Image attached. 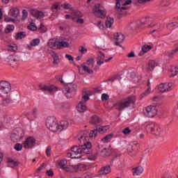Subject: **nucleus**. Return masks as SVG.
I'll return each instance as SVG.
<instances>
[{
    "label": "nucleus",
    "mask_w": 178,
    "mask_h": 178,
    "mask_svg": "<svg viewBox=\"0 0 178 178\" xmlns=\"http://www.w3.org/2000/svg\"><path fill=\"white\" fill-rule=\"evenodd\" d=\"M92 147L91 142H86L81 146L74 145L71 148L72 152H68L67 155L72 159H79L83 154H91Z\"/></svg>",
    "instance_id": "obj_1"
},
{
    "label": "nucleus",
    "mask_w": 178,
    "mask_h": 178,
    "mask_svg": "<svg viewBox=\"0 0 178 178\" xmlns=\"http://www.w3.org/2000/svg\"><path fill=\"white\" fill-rule=\"evenodd\" d=\"M69 123L67 121H62L60 125L58 124V121L55 117H48L46 120V127L50 131H62L67 129Z\"/></svg>",
    "instance_id": "obj_2"
},
{
    "label": "nucleus",
    "mask_w": 178,
    "mask_h": 178,
    "mask_svg": "<svg viewBox=\"0 0 178 178\" xmlns=\"http://www.w3.org/2000/svg\"><path fill=\"white\" fill-rule=\"evenodd\" d=\"M136 96H129L114 104L113 108H115L117 111L122 112V111H124L126 108H129L131 106V105H134V104H136Z\"/></svg>",
    "instance_id": "obj_3"
},
{
    "label": "nucleus",
    "mask_w": 178,
    "mask_h": 178,
    "mask_svg": "<svg viewBox=\"0 0 178 178\" xmlns=\"http://www.w3.org/2000/svg\"><path fill=\"white\" fill-rule=\"evenodd\" d=\"M60 82L63 86H64V89L63 90V94H65L67 98H72L74 94H76V90H77V86L73 83H65L63 79H60Z\"/></svg>",
    "instance_id": "obj_4"
},
{
    "label": "nucleus",
    "mask_w": 178,
    "mask_h": 178,
    "mask_svg": "<svg viewBox=\"0 0 178 178\" xmlns=\"http://www.w3.org/2000/svg\"><path fill=\"white\" fill-rule=\"evenodd\" d=\"M109 129V126H99L95 127V128L90 131L89 134V138H92L93 137H97V134L99 133L100 134H104V133H106V131Z\"/></svg>",
    "instance_id": "obj_5"
},
{
    "label": "nucleus",
    "mask_w": 178,
    "mask_h": 178,
    "mask_svg": "<svg viewBox=\"0 0 178 178\" xmlns=\"http://www.w3.org/2000/svg\"><path fill=\"white\" fill-rule=\"evenodd\" d=\"M94 63H95V61H94V58H89L86 60V63L81 64V66L83 72H86V73H88V74H92V73H94V71L90 69L94 67Z\"/></svg>",
    "instance_id": "obj_6"
},
{
    "label": "nucleus",
    "mask_w": 178,
    "mask_h": 178,
    "mask_svg": "<svg viewBox=\"0 0 178 178\" xmlns=\"http://www.w3.org/2000/svg\"><path fill=\"white\" fill-rule=\"evenodd\" d=\"M23 137H24V131L20 128L16 129L10 136L13 141H19Z\"/></svg>",
    "instance_id": "obj_7"
},
{
    "label": "nucleus",
    "mask_w": 178,
    "mask_h": 178,
    "mask_svg": "<svg viewBox=\"0 0 178 178\" xmlns=\"http://www.w3.org/2000/svg\"><path fill=\"white\" fill-rule=\"evenodd\" d=\"M144 113L147 118H154L156 116L158 110H156V106H148L145 108Z\"/></svg>",
    "instance_id": "obj_8"
},
{
    "label": "nucleus",
    "mask_w": 178,
    "mask_h": 178,
    "mask_svg": "<svg viewBox=\"0 0 178 178\" xmlns=\"http://www.w3.org/2000/svg\"><path fill=\"white\" fill-rule=\"evenodd\" d=\"M12 86L9 82L6 81H0V90L1 92H4V94H9L10 92V90Z\"/></svg>",
    "instance_id": "obj_9"
},
{
    "label": "nucleus",
    "mask_w": 178,
    "mask_h": 178,
    "mask_svg": "<svg viewBox=\"0 0 178 178\" xmlns=\"http://www.w3.org/2000/svg\"><path fill=\"white\" fill-rule=\"evenodd\" d=\"M93 13L94 15L97 16V17H100L101 19H104V17L106 16L105 11L101 10V4L99 3H97L95 6V8H93Z\"/></svg>",
    "instance_id": "obj_10"
},
{
    "label": "nucleus",
    "mask_w": 178,
    "mask_h": 178,
    "mask_svg": "<svg viewBox=\"0 0 178 178\" xmlns=\"http://www.w3.org/2000/svg\"><path fill=\"white\" fill-rule=\"evenodd\" d=\"M97 154L100 155L101 156H103V158H106V156H110L111 154H112V152L102 145H99L97 147Z\"/></svg>",
    "instance_id": "obj_11"
},
{
    "label": "nucleus",
    "mask_w": 178,
    "mask_h": 178,
    "mask_svg": "<svg viewBox=\"0 0 178 178\" xmlns=\"http://www.w3.org/2000/svg\"><path fill=\"white\" fill-rule=\"evenodd\" d=\"M116 4H115V9H117V10H120V16H123V15H124V13H123V10H127V7L124 6V1L125 0H116Z\"/></svg>",
    "instance_id": "obj_12"
},
{
    "label": "nucleus",
    "mask_w": 178,
    "mask_h": 178,
    "mask_svg": "<svg viewBox=\"0 0 178 178\" xmlns=\"http://www.w3.org/2000/svg\"><path fill=\"white\" fill-rule=\"evenodd\" d=\"M140 148V144L137 141L131 142L127 147L128 154H131V152H137Z\"/></svg>",
    "instance_id": "obj_13"
},
{
    "label": "nucleus",
    "mask_w": 178,
    "mask_h": 178,
    "mask_svg": "<svg viewBox=\"0 0 178 178\" xmlns=\"http://www.w3.org/2000/svg\"><path fill=\"white\" fill-rule=\"evenodd\" d=\"M89 123L92 126H95V127H99L102 124V119L97 115H92Z\"/></svg>",
    "instance_id": "obj_14"
},
{
    "label": "nucleus",
    "mask_w": 178,
    "mask_h": 178,
    "mask_svg": "<svg viewBox=\"0 0 178 178\" xmlns=\"http://www.w3.org/2000/svg\"><path fill=\"white\" fill-rule=\"evenodd\" d=\"M58 165L61 169H63V170H65L66 172H74V170L72 165L66 166L67 165V161L65 159H62L59 162Z\"/></svg>",
    "instance_id": "obj_15"
},
{
    "label": "nucleus",
    "mask_w": 178,
    "mask_h": 178,
    "mask_svg": "<svg viewBox=\"0 0 178 178\" xmlns=\"http://www.w3.org/2000/svg\"><path fill=\"white\" fill-rule=\"evenodd\" d=\"M35 145V138L29 136L28 137L24 143V147L26 149H31Z\"/></svg>",
    "instance_id": "obj_16"
},
{
    "label": "nucleus",
    "mask_w": 178,
    "mask_h": 178,
    "mask_svg": "<svg viewBox=\"0 0 178 178\" xmlns=\"http://www.w3.org/2000/svg\"><path fill=\"white\" fill-rule=\"evenodd\" d=\"M114 40H115V45L117 47H122L120 43L124 41V35L122 34V33H114Z\"/></svg>",
    "instance_id": "obj_17"
},
{
    "label": "nucleus",
    "mask_w": 178,
    "mask_h": 178,
    "mask_svg": "<svg viewBox=\"0 0 178 178\" xmlns=\"http://www.w3.org/2000/svg\"><path fill=\"white\" fill-rule=\"evenodd\" d=\"M39 90H40V91H48L49 92H54V91H57L58 90V88L55 86H47V85H40L39 86Z\"/></svg>",
    "instance_id": "obj_18"
},
{
    "label": "nucleus",
    "mask_w": 178,
    "mask_h": 178,
    "mask_svg": "<svg viewBox=\"0 0 178 178\" xmlns=\"http://www.w3.org/2000/svg\"><path fill=\"white\" fill-rule=\"evenodd\" d=\"M173 87V83H170L168 84L161 83L159 86V91L160 92H166L167 91H170V88Z\"/></svg>",
    "instance_id": "obj_19"
},
{
    "label": "nucleus",
    "mask_w": 178,
    "mask_h": 178,
    "mask_svg": "<svg viewBox=\"0 0 178 178\" xmlns=\"http://www.w3.org/2000/svg\"><path fill=\"white\" fill-rule=\"evenodd\" d=\"M105 60V54L102 51H99L97 58V66H101V65H104Z\"/></svg>",
    "instance_id": "obj_20"
},
{
    "label": "nucleus",
    "mask_w": 178,
    "mask_h": 178,
    "mask_svg": "<svg viewBox=\"0 0 178 178\" xmlns=\"http://www.w3.org/2000/svg\"><path fill=\"white\" fill-rule=\"evenodd\" d=\"M31 14L36 17V19H42L45 17V15L42 11H38L37 10H31Z\"/></svg>",
    "instance_id": "obj_21"
},
{
    "label": "nucleus",
    "mask_w": 178,
    "mask_h": 178,
    "mask_svg": "<svg viewBox=\"0 0 178 178\" xmlns=\"http://www.w3.org/2000/svg\"><path fill=\"white\" fill-rule=\"evenodd\" d=\"M144 172V168L138 166L132 168V173L134 176H140Z\"/></svg>",
    "instance_id": "obj_22"
},
{
    "label": "nucleus",
    "mask_w": 178,
    "mask_h": 178,
    "mask_svg": "<svg viewBox=\"0 0 178 178\" xmlns=\"http://www.w3.org/2000/svg\"><path fill=\"white\" fill-rule=\"evenodd\" d=\"M155 122H149L145 126V130L147 133H154L155 131Z\"/></svg>",
    "instance_id": "obj_23"
},
{
    "label": "nucleus",
    "mask_w": 178,
    "mask_h": 178,
    "mask_svg": "<svg viewBox=\"0 0 178 178\" xmlns=\"http://www.w3.org/2000/svg\"><path fill=\"white\" fill-rule=\"evenodd\" d=\"M152 48V46L151 45H148V44L143 45L140 52L138 54V56H143L144 54H147L148 51H151Z\"/></svg>",
    "instance_id": "obj_24"
},
{
    "label": "nucleus",
    "mask_w": 178,
    "mask_h": 178,
    "mask_svg": "<svg viewBox=\"0 0 178 178\" xmlns=\"http://www.w3.org/2000/svg\"><path fill=\"white\" fill-rule=\"evenodd\" d=\"M58 42L55 39H50L47 43L48 47L51 49H58Z\"/></svg>",
    "instance_id": "obj_25"
},
{
    "label": "nucleus",
    "mask_w": 178,
    "mask_h": 178,
    "mask_svg": "<svg viewBox=\"0 0 178 178\" xmlns=\"http://www.w3.org/2000/svg\"><path fill=\"white\" fill-rule=\"evenodd\" d=\"M8 15L11 16V17H17V16L20 15V10H19L17 8H13L10 10Z\"/></svg>",
    "instance_id": "obj_26"
},
{
    "label": "nucleus",
    "mask_w": 178,
    "mask_h": 178,
    "mask_svg": "<svg viewBox=\"0 0 178 178\" xmlns=\"http://www.w3.org/2000/svg\"><path fill=\"white\" fill-rule=\"evenodd\" d=\"M156 66V62H155V60H150L147 66V72H152V70L155 69Z\"/></svg>",
    "instance_id": "obj_27"
},
{
    "label": "nucleus",
    "mask_w": 178,
    "mask_h": 178,
    "mask_svg": "<svg viewBox=\"0 0 178 178\" xmlns=\"http://www.w3.org/2000/svg\"><path fill=\"white\" fill-rule=\"evenodd\" d=\"M10 104H12V98H10V96H6L5 99L1 100L0 105L1 106H8Z\"/></svg>",
    "instance_id": "obj_28"
},
{
    "label": "nucleus",
    "mask_w": 178,
    "mask_h": 178,
    "mask_svg": "<svg viewBox=\"0 0 178 178\" xmlns=\"http://www.w3.org/2000/svg\"><path fill=\"white\" fill-rule=\"evenodd\" d=\"M111 165H106L100 169L99 174L108 175V173H111Z\"/></svg>",
    "instance_id": "obj_29"
},
{
    "label": "nucleus",
    "mask_w": 178,
    "mask_h": 178,
    "mask_svg": "<svg viewBox=\"0 0 178 178\" xmlns=\"http://www.w3.org/2000/svg\"><path fill=\"white\" fill-rule=\"evenodd\" d=\"M77 111L80 113L86 112V111H87V106H86V104H84V102L81 101L79 103L77 106Z\"/></svg>",
    "instance_id": "obj_30"
},
{
    "label": "nucleus",
    "mask_w": 178,
    "mask_h": 178,
    "mask_svg": "<svg viewBox=\"0 0 178 178\" xmlns=\"http://www.w3.org/2000/svg\"><path fill=\"white\" fill-rule=\"evenodd\" d=\"M51 56L54 58L53 63L54 65H58L59 63L58 61L59 60V56L55 51L49 52Z\"/></svg>",
    "instance_id": "obj_31"
},
{
    "label": "nucleus",
    "mask_w": 178,
    "mask_h": 178,
    "mask_svg": "<svg viewBox=\"0 0 178 178\" xmlns=\"http://www.w3.org/2000/svg\"><path fill=\"white\" fill-rule=\"evenodd\" d=\"M8 166H9V168H15V166H19V161H15L13 159L8 158Z\"/></svg>",
    "instance_id": "obj_32"
},
{
    "label": "nucleus",
    "mask_w": 178,
    "mask_h": 178,
    "mask_svg": "<svg viewBox=\"0 0 178 178\" xmlns=\"http://www.w3.org/2000/svg\"><path fill=\"white\" fill-rule=\"evenodd\" d=\"M114 22L115 19L113 17H108L107 19L106 20V27H107V29H111Z\"/></svg>",
    "instance_id": "obj_33"
},
{
    "label": "nucleus",
    "mask_w": 178,
    "mask_h": 178,
    "mask_svg": "<svg viewBox=\"0 0 178 178\" xmlns=\"http://www.w3.org/2000/svg\"><path fill=\"white\" fill-rule=\"evenodd\" d=\"M26 37H27V35H26V32H18L15 35V40H23V38H26Z\"/></svg>",
    "instance_id": "obj_34"
},
{
    "label": "nucleus",
    "mask_w": 178,
    "mask_h": 178,
    "mask_svg": "<svg viewBox=\"0 0 178 178\" xmlns=\"http://www.w3.org/2000/svg\"><path fill=\"white\" fill-rule=\"evenodd\" d=\"M74 172L76 170H86V165L83 164H78L76 165H72Z\"/></svg>",
    "instance_id": "obj_35"
},
{
    "label": "nucleus",
    "mask_w": 178,
    "mask_h": 178,
    "mask_svg": "<svg viewBox=\"0 0 178 178\" xmlns=\"http://www.w3.org/2000/svg\"><path fill=\"white\" fill-rule=\"evenodd\" d=\"M69 42H65V41H61V42H58L57 43V49H59V48H60L61 47H63V48H69Z\"/></svg>",
    "instance_id": "obj_36"
},
{
    "label": "nucleus",
    "mask_w": 178,
    "mask_h": 178,
    "mask_svg": "<svg viewBox=\"0 0 178 178\" xmlns=\"http://www.w3.org/2000/svg\"><path fill=\"white\" fill-rule=\"evenodd\" d=\"M83 15L80 11H73L72 13V19L74 20V19H77V17H82Z\"/></svg>",
    "instance_id": "obj_37"
},
{
    "label": "nucleus",
    "mask_w": 178,
    "mask_h": 178,
    "mask_svg": "<svg viewBox=\"0 0 178 178\" xmlns=\"http://www.w3.org/2000/svg\"><path fill=\"white\" fill-rule=\"evenodd\" d=\"M82 92H83L82 99H84L85 102H87V101H89L90 99V94L87 92V90L86 89H83Z\"/></svg>",
    "instance_id": "obj_38"
},
{
    "label": "nucleus",
    "mask_w": 178,
    "mask_h": 178,
    "mask_svg": "<svg viewBox=\"0 0 178 178\" xmlns=\"http://www.w3.org/2000/svg\"><path fill=\"white\" fill-rule=\"evenodd\" d=\"M175 49L168 54L169 58H172L173 55H175L178 52V42L175 44Z\"/></svg>",
    "instance_id": "obj_39"
},
{
    "label": "nucleus",
    "mask_w": 178,
    "mask_h": 178,
    "mask_svg": "<svg viewBox=\"0 0 178 178\" xmlns=\"http://www.w3.org/2000/svg\"><path fill=\"white\" fill-rule=\"evenodd\" d=\"M152 22V18L151 17H146L143 19L140 22L141 26H144V24H149Z\"/></svg>",
    "instance_id": "obj_40"
},
{
    "label": "nucleus",
    "mask_w": 178,
    "mask_h": 178,
    "mask_svg": "<svg viewBox=\"0 0 178 178\" xmlns=\"http://www.w3.org/2000/svg\"><path fill=\"white\" fill-rule=\"evenodd\" d=\"M113 137V134H110L108 135H106L105 137H104L102 139V141H103V143H109V140H112Z\"/></svg>",
    "instance_id": "obj_41"
},
{
    "label": "nucleus",
    "mask_w": 178,
    "mask_h": 178,
    "mask_svg": "<svg viewBox=\"0 0 178 178\" xmlns=\"http://www.w3.org/2000/svg\"><path fill=\"white\" fill-rule=\"evenodd\" d=\"M15 30V26L8 24L7 25L6 29H5V33L6 34H9V33H12Z\"/></svg>",
    "instance_id": "obj_42"
},
{
    "label": "nucleus",
    "mask_w": 178,
    "mask_h": 178,
    "mask_svg": "<svg viewBox=\"0 0 178 178\" xmlns=\"http://www.w3.org/2000/svg\"><path fill=\"white\" fill-rule=\"evenodd\" d=\"M88 136H90V133H88V131H83L82 132V135L79 137V140H83V138H85V140H87L88 138Z\"/></svg>",
    "instance_id": "obj_43"
},
{
    "label": "nucleus",
    "mask_w": 178,
    "mask_h": 178,
    "mask_svg": "<svg viewBox=\"0 0 178 178\" xmlns=\"http://www.w3.org/2000/svg\"><path fill=\"white\" fill-rule=\"evenodd\" d=\"M46 168H45V163H42L41 166H40L37 170H36V173H40V172H42V173H45Z\"/></svg>",
    "instance_id": "obj_44"
},
{
    "label": "nucleus",
    "mask_w": 178,
    "mask_h": 178,
    "mask_svg": "<svg viewBox=\"0 0 178 178\" xmlns=\"http://www.w3.org/2000/svg\"><path fill=\"white\" fill-rule=\"evenodd\" d=\"M40 39H33L30 43L31 47H37V45L40 44Z\"/></svg>",
    "instance_id": "obj_45"
},
{
    "label": "nucleus",
    "mask_w": 178,
    "mask_h": 178,
    "mask_svg": "<svg viewBox=\"0 0 178 178\" xmlns=\"http://www.w3.org/2000/svg\"><path fill=\"white\" fill-rule=\"evenodd\" d=\"M129 27L131 30H137V29H140L141 26H140L137 23H131L129 24Z\"/></svg>",
    "instance_id": "obj_46"
},
{
    "label": "nucleus",
    "mask_w": 178,
    "mask_h": 178,
    "mask_svg": "<svg viewBox=\"0 0 178 178\" xmlns=\"http://www.w3.org/2000/svg\"><path fill=\"white\" fill-rule=\"evenodd\" d=\"M178 22H171L170 24H168L166 25L167 29H168V30H170V29L173 28V27H176V26H177Z\"/></svg>",
    "instance_id": "obj_47"
},
{
    "label": "nucleus",
    "mask_w": 178,
    "mask_h": 178,
    "mask_svg": "<svg viewBox=\"0 0 178 178\" xmlns=\"http://www.w3.org/2000/svg\"><path fill=\"white\" fill-rule=\"evenodd\" d=\"M14 149L16 151H22V149H23V145L21 143H16L14 147Z\"/></svg>",
    "instance_id": "obj_48"
},
{
    "label": "nucleus",
    "mask_w": 178,
    "mask_h": 178,
    "mask_svg": "<svg viewBox=\"0 0 178 178\" xmlns=\"http://www.w3.org/2000/svg\"><path fill=\"white\" fill-rule=\"evenodd\" d=\"M79 51L81 52V54H82L83 55H84V54H87V48L83 47V46H80L79 47Z\"/></svg>",
    "instance_id": "obj_49"
},
{
    "label": "nucleus",
    "mask_w": 178,
    "mask_h": 178,
    "mask_svg": "<svg viewBox=\"0 0 178 178\" xmlns=\"http://www.w3.org/2000/svg\"><path fill=\"white\" fill-rule=\"evenodd\" d=\"M29 16V12L26 11V10H22V20H26L27 19V17Z\"/></svg>",
    "instance_id": "obj_50"
},
{
    "label": "nucleus",
    "mask_w": 178,
    "mask_h": 178,
    "mask_svg": "<svg viewBox=\"0 0 178 178\" xmlns=\"http://www.w3.org/2000/svg\"><path fill=\"white\" fill-rule=\"evenodd\" d=\"M171 73H172V76H176L177 74H178V67H175L174 68H172L171 70Z\"/></svg>",
    "instance_id": "obj_51"
},
{
    "label": "nucleus",
    "mask_w": 178,
    "mask_h": 178,
    "mask_svg": "<svg viewBox=\"0 0 178 178\" xmlns=\"http://www.w3.org/2000/svg\"><path fill=\"white\" fill-rule=\"evenodd\" d=\"M39 31L40 33H45L47 31V28L44 25H42V24H40L39 27Z\"/></svg>",
    "instance_id": "obj_52"
},
{
    "label": "nucleus",
    "mask_w": 178,
    "mask_h": 178,
    "mask_svg": "<svg viewBox=\"0 0 178 178\" xmlns=\"http://www.w3.org/2000/svg\"><path fill=\"white\" fill-rule=\"evenodd\" d=\"M8 51H10L11 52H15L17 51V47L10 45L8 47Z\"/></svg>",
    "instance_id": "obj_53"
},
{
    "label": "nucleus",
    "mask_w": 178,
    "mask_h": 178,
    "mask_svg": "<svg viewBox=\"0 0 178 178\" xmlns=\"http://www.w3.org/2000/svg\"><path fill=\"white\" fill-rule=\"evenodd\" d=\"M149 92H151V90H149V89H147V90H145L143 93L140 95V99L142 98H144V97H147L148 94H149Z\"/></svg>",
    "instance_id": "obj_54"
},
{
    "label": "nucleus",
    "mask_w": 178,
    "mask_h": 178,
    "mask_svg": "<svg viewBox=\"0 0 178 178\" xmlns=\"http://www.w3.org/2000/svg\"><path fill=\"white\" fill-rule=\"evenodd\" d=\"M109 99V95L106 93H104L102 95V101H108Z\"/></svg>",
    "instance_id": "obj_55"
},
{
    "label": "nucleus",
    "mask_w": 178,
    "mask_h": 178,
    "mask_svg": "<svg viewBox=\"0 0 178 178\" xmlns=\"http://www.w3.org/2000/svg\"><path fill=\"white\" fill-rule=\"evenodd\" d=\"M91 177H92L91 172H85L82 175V178H91Z\"/></svg>",
    "instance_id": "obj_56"
},
{
    "label": "nucleus",
    "mask_w": 178,
    "mask_h": 178,
    "mask_svg": "<svg viewBox=\"0 0 178 178\" xmlns=\"http://www.w3.org/2000/svg\"><path fill=\"white\" fill-rule=\"evenodd\" d=\"M52 149V147L51 146H48L46 149V155L47 156H51V150Z\"/></svg>",
    "instance_id": "obj_57"
},
{
    "label": "nucleus",
    "mask_w": 178,
    "mask_h": 178,
    "mask_svg": "<svg viewBox=\"0 0 178 178\" xmlns=\"http://www.w3.org/2000/svg\"><path fill=\"white\" fill-rule=\"evenodd\" d=\"M45 173L47 176H49V177H52L54 176V171H52L51 169L46 170Z\"/></svg>",
    "instance_id": "obj_58"
},
{
    "label": "nucleus",
    "mask_w": 178,
    "mask_h": 178,
    "mask_svg": "<svg viewBox=\"0 0 178 178\" xmlns=\"http://www.w3.org/2000/svg\"><path fill=\"white\" fill-rule=\"evenodd\" d=\"M131 132V131L130 130V129L129 127L125 128L122 131L123 134H125V135L130 134Z\"/></svg>",
    "instance_id": "obj_59"
},
{
    "label": "nucleus",
    "mask_w": 178,
    "mask_h": 178,
    "mask_svg": "<svg viewBox=\"0 0 178 178\" xmlns=\"http://www.w3.org/2000/svg\"><path fill=\"white\" fill-rule=\"evenodd\" d=\"M64 9H70V10H72L73 7H72V5H70V3H65L64 4Z\"/></svg>",
    "instance_id": "obj_60"
},
{
    "label": "nucleus",
    "mask_w": 178,
    "mask_h": 178,
    "mask_svg": "<svg viewBox=\"0 0 178 178\" xmlns=\"http://www.w3.org/2000/svg\"><path fill=\"white\" fill-rule=\"evenodd\" d=\"M97 158V154H91L90 156H89L88 159H90V161H95Z\"/></svg>",
    "instance_id": "obj_61"
},
{
    "label": "nucleus",
    "mask_w": 178,
    "mask_h": 178,
    "mask_svg": "<svg viewBox=\"0 0 178 178\" xmlns=\"http://www.w3.org/2000/svg\"><path fill=\"white\" fill-rule=\"evenodd\" d=\"M154 133H161V128H159V127L156 124H155Z\"/></svg>",
    "instance_id": "obj_62"
},
{
    "label": "nucleus",
    "mask_w": 178,
    "mask_h": 178,
    "mask_svg": "<svg viewBox=\"0 0 178 178\" xmlns=\"http://www.w3.org/2000/svg\"><path fill=\"white\" fill-rule=\"evenodd\" d=\"M161 6H163V7L169 6V3H168V1H163L161 3Z\"/></svg>",
    "instance_id": "obj_63"
},
{
    "label": "nucleus",
    "mask_w": 178,
    "mask_h": 178,
    "mask_svg": "<svg viewBox=\"0 0 178 178\" xmlns=\"http://www.w3.org/2000/svg\"><path fill=\"white\" fill-rule=\"evenodd\" d=\"M97 26L100 29V30H103L104 29V23H102V22H99L97 23Z\"/></svg>",
    "instance_id": "obj_64"
}]
</instances>
